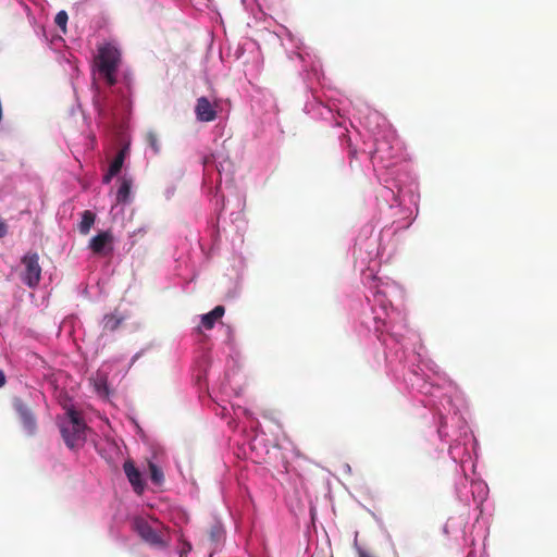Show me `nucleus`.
<instances>
[{"label": "nucleus", "instance_id": "obj_20", "mask_svg": "<svg viewBox=\"0 0 557 557\" xmlns=\"http://www.w3.org/2000/svg\"><path fill=\"white\" fill-rule=\"evenodd\" d=\"M114 175H111V170L109 169L107 174L103 176V183L108 184L112 180Z\"/></svg>", "mask_w": 557, "mask_h": 557}, {"label": "nucleus", "instance_id": "obj_18", "mask_svg": "<svg viewBox=\"0 0 557 557\" xmlns=\"http://www.w3.org/2000/svg\"><path fill=\"white\" fill-rule=\"evenodd\" d=\"M8 233V225L7 223L0 219V238L4 237Z\"/></svg>", "mask_w": 557, "mask_h": 557}, {"label": "nucleus", "instance_id": "obj_9", "mask_svg": "<svg viewBox=\"0 0 557 557\" xmlns=\"http://www.w3.org/2000/svg\"><path fill=\"white\" fill-rule=\"evenodd\" d=\"M125 320L124 315L120 314L117 311L113 313L106 314L102 319V331L100 336H104L108 333H112L116 331L123 321Z\"/></svg>", "mask_w": 557, "mask_h": 557}, {"label": "nucleus", "instance_id": "obj_2", "mask_svg": "<svg viewBox=\"0 0 557 557\" xmlns=\"http://www.w3.org/2000/svg\"><path fill=\"white\" fill-rule=\"evenodd\" d=\"M67 420L60 426V432L65 445L70 449H76L86 442L87 425L74 409H69Z\"/></svg>", "mask_w": 557, "mask_h": 557}, {"label": "nucleus", "instance_id": "obj_16", "mask_svg": "<svg viewBox=\"0 0 557 557\" xmlns=\"http://www.w3.org/2000/svg\"><path fill=\"white\" fill-rule=\"evenodd\" d=\"M209 535L212 542H219L223 535V530L220 525L214 524L211 527Z\"/></svg>", "mask_w": 557, "mask_h": 557}, {"label": "nucleus", "instance_id": "obj_23", "mask_svg": "<svg viewBox=\"0 0 557 557\" xmlns=\"http://www.w3.org/2000/svg\"><path fill=\"white\" fill-rule=\"evenodd\" d=\"M191 549V546L188 544V547H185V550L189 552Z\"/></svg>", "mask_w": 557, "mask_h": 557}, {"label": "nucleus", "instance_id": "obj_4", "mask_svg": "<svg viewBox=\"0 0 557 557\" xmlns=\"http://www.w3.org/2000/svg\"><path fill=\"white\" fill-rule=\"evenodd\" d=\"M134 530L138 533L143 541L157 548L166 547V543L162 535L157 532L144 518H135L133 522Z\"/></svg>", "mask_w": 557, "mask_h": 557}, {"label": "nucleus", "instance_id": "obj_6", "mask_svg": "<svg viewBox=\"0 0 557 557\" xmlns=\"http://www.w3.org/2000/svg\"><path fill=\"white\" fill-rule=\"evenodd\" d=\"M195 114L200 122H212L216 119V104H212L207 97L197 99Z\"/></svg>", "mask_w": 557, "mask_h": 557}, {"label": "nucleus", "instance_id": "obj_13", "mask_svg": "<svg viewBox=\"0 0 557 557\" xmlns=\"http://www.w3.org/2000/svg\"><path fill=\"white\" fill-rule=\"evenodd\" d=\"M96 220V214L89 210H86L82 214V221L79 223L78 230L81 234L87 235L94 225Z\"/></svg>", "mask_w": 557, "mask_h": 557}, {"label": "nucleus", "instance_id": "obj_3", "mask_svg": "<svg viewBox=\"0 0 557 557\" xmlns=\"http://www.w3.org/2000/svg\"><path fill=\"white\" fill-rule=\"evenodd\" d=\"M12 406L18 414L23 429L28 435H34L37 431V420L32 407L21 397H14Z\"/></svg>", "mask_w": 557, "mask_h": 557}, {"label": "nucleus", "instance_id": "obj_19", "mask_svg": "<svg viewBox=\"0 0 557 557\" xmlns=\"http://www.w3.org/2000/svg\"><path fill=\"white\" fill-rule=\"evenodd\" d=\"M7 383L5 374L2 370H0V388L3 387Z\"/></svg>", "mask_w": 557, "mask_h": 557}, {"label": "nucleus", "instance_id": "obj_10", "mask_svg": "<svg viewBox=\"0 0 557 557\" xmlns=\"http://www.w3.org/2000/svg\"><path fill=\"white\" fill-rule=\"evenodd\" d=\"M224 312L225 308L223 306H216L213 310L201 317L202 326L206 330L213 329L215 322L223 317Z\"/></svg>", "mask_w": 557, "mask_h": 557}, {"label": "nucleus", "instance_id": "obj_7", "mask_svg": "<svg viewBox=\"0 0 557 557\" xmlns=\"http://www.w3.org/2000/svg\"><path fill=\"white\" fill-rule=\"evenodd\" d=\"M123 470L134 492L138 495L143 494L145 490V482L143 480L140 471L136 468L134 461L126 460L123 465Z\"/></svg>", "mask_w": 557, "mask_h": 557}, {"label": "nucleus", "instance_id": "obj_21", "mask_svg": "<svg viewBox=\"0 0 557 557\" xmlns=\"http://www.w3.org/2000/svg\"><path fill=\"white\" fill-rule=\"evenodd\" d=\"M358 557H372L369 553H367L366 550L359 548L358 549Z\"/></svg>", "mask_w": 557, "mask_h": 557}, {"label": "nucleus", "instance_id": "obj_15", "mask_svg": "<svg viewBox=\"0 0 557 557\" xmlns=\"http://www.w3.org/2000/svg\"><path fill=\"white\" fill-rule=\"evenodd\" d=\"M146 143L153 150L154 153L160 151V144L158 135L154 132H148L146 134Z\"/></svg>", "mask_w": 557, "mask_h": 557}, {"label": "nucleus", "instance_id": "obj_8", "mask_svg": "<svg viewBox=\"0 0 557 557\" xmlns=\"http://www.w3.org/2000/svg\"><path fill=\"white\" fill-rule=\"evenodd\" d=\"M112 242L113 236L109 231L101 232L90 239L89 248L96 255H106V249H108V252L112 251Z\"/></svg>", "mask_w": 557, "mask_h": 557}, {"label": "nucleus", "instance_id": "obj_17", "mask_svg": "<svg viewBox=\"0 0 557 557\" xmlns=\"http://www.w3.org/2000/svg\"><path fill=\"white\" fill-rule=\"evenodd\" d=\"M67 18V13L65 11H60L55 15L54 22L61 29L65 30Z\"/></svg>", "mask_w": 557, "mask_h": 557}, {"label": "nucleus", "instance_id": "obj_5", "mask_svg": "<svg viewBox=\"0 0 557 557\" xmlns=\"http://www.w3.org/2000/svg\"><path fill=\"white\" fill-rule=\"evenodd\" d=\"M22 263L25 267L22 280L30 288L36 287L41 278V267L39 264V256L36 252L26 253Z\"/></svg>", "mask_w": 557, "mask_h": 557}, {"label": "nucleus", "instance_id": "obj_11", "mask_svg": "<svg viewBox=\"0 0 557 557\" xmlns=\"http://www.w3.org/2000/svg\"><path fill=\"white\" fill-rule=\"evenodd\" d=\"M132 184L133 182L131 178H121V185L116 193V201L119 203H125L129 200Z\"/></svg>", "mask_w": 557, "mask_h": 557}, {"label": "nucleus", "instance_id": "obj_22", "mask_svg": "<svg viewBox=\"0 0 557 557\" xmlns=\"http://www.w3.org/2000/svg\"><path fill=\"white\" fill-rule=\"evenodd\" d=\"M191 549V546L188 544V547H185V550L189 552Z\"/></svg>", "mask_w": 557, "mask_h": 557}, {"label": "nucleus", "instance_id": "obj_14", "mask_svg": "<svg viewBox=\"0 0 557 557\" xmlns=\"http://www.w3.org/2000/svg\"><path fill=\"white\" fill-rule=\"evenodd\" d=\"M149 472L150 479L154 484H161L163 482V472L161 469L153 462H149Z\"/></svg>", "mask_w": 557, "mask_h": 557}, {"label": "nucleus", "instance_id": "obj_12", "mask_svg": "<svg viewBox=\"0 0 557 557\" xmlns=\"http://www.w3.org/2000/svg\"><path fill=\"white\" fill-rule=\"evenodd\" d=\"M127 153H128L127 145L122 147L119 150V152L116 153L115 158L113 159V161L110 163V166H109V169L111 170V175H116L121 171Z\"/></svg>", "mask_w": 557, "mask_h": 557}, {"label": "nucleus", "instance_id": "obj_1", "mask_svg": "<svg viewBox=\"0 0 557 557\" xmlns=\"http://www.w3.org/2000/svg\"><path fill=\"white\" fill-rule=\"evenodd\" d=\"M96 63L99 74L109 86L116 83V71L121 63V51L113 44H104L98 48Z\"/></svg>", "mask_w": 557, "mask_h": 557}]
</instances>
